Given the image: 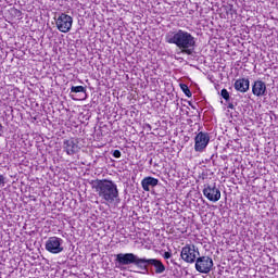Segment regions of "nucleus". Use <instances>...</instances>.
I'll return each instance as SVG.
<instances>
[{
  "label": "nucleus",
  "instance_id": "obj_1",
  "mask_svg": "<svg viewBox=\"0 0 278 278\" xmlns=\"http://www.w3.org/2000/svg\"><path fill=\"white\" fill-rule=\"evenodd\" d=\"M165 41L168 45H176L178 49H181V53L186 55H192L197 47V40L192 34L186 30H170L165 35Z\"/></svg>",
  "mask_w": 278,
  "mask_h": 278
},
{
  "label": "nucleus",
  "instance_id": "obj_2",
  "mask_svg": "<svg viewBox=\"0 0 278 278\" xmlns=\"http://www.w3.org/2000/svg\"><path fill=\"white\" fill-rule=\"evenodd\" d=\"M91 188L96 190L100 199L106 201V203H114V201H118V186H116L112 180H92Z\"/></svg>",
  "mask_w": 278,
  "mask_h": 278
},
{
  "label": "nucleus",
  "instance_id": "obj_3",
  "mask_svg": "<svg viewBox=\"0 0 278 278\" xmlns=\"http://www.w3.org/2000/svg\"><path fill=\"white\" fill-rule=\"evenodd\" d=\"M142 261L143 258L138 257V255L134 253H119L116 255L115 262L119 266H129L134 264V266H137V268H142Z\"/></svg>",
  "mask_w": 278,
  "mask_h": 278
},
{
  "label": "nucleus",
  "instance_id": "obj_4",
  "mask_svg": "<svg viewBox=\"0 0 278 278\" xmlns=\"http://www.w3.org/2000/svg\"><path fill=\"white\" fill-rule=\"evenodd\" d=\"M214 268V261L210 256H199L195 260V270L202 275H210Z\"/></svg>",
  "mask_w": 278,
  "mask_h": 278
},
{
  "label": "nucleus",
  "instance_id": "obj_5",
  "mask_svg": "<svg viewBox=\"0 0 278 278\" xmlns=\"http://www.w3.org/2000/svg\"><path fill=\"white\" fill-rule=\"evenodd\" d=\"M63 244H64V240H62V238L49 237L48 240L46 241V251L54 255L58 253H62V251H64Z\"/></svg>",
  "mask_w": 278,
  "mask_h": 278
},
{
  "label": "nucleus",
  "instance_id": "obj_6",
  "mask_svg": "<svg viewBox=\"0 0 278 278\" xmlns=\"http://www.w3.org/2000/svg\"><path fill=\"white\" fill-rule=\"evenodd\" d=\"M55 23L59 31H62V34H68L73 27V17L66 13H61Z\"/></svg>",
  "mask_w": 278,
  "mask_h": 278
},
{
  "label": "nucleus",
  "instance_id": "obj_7",
  "mask_svg": "<svg viewBox=\"0 0 278 278\" xmlns=\"http://www.w3.org/2000/svg\"><path fill=\"white\" fill-rule=\"evenodd\" d=\"M149 266H153L154 273L156 275H162L166 270V266L162 261L157 258H143L142 265H141V270H147Z\"/></svg>",
  "mask_w": 278,
  "mask_h": 278
},
{
  "label": "nucleus",
  "instance_id": "obj_8",
  "mask_svg": "<svg viewBox=\"0 0 278 278\" xmlns=\"http://www.w3.org/2000/svg\"><path fill=\"white\" fill-rule=\"evenodd\" d=\"M197 255H200L199 250L194 245H186L182 248L180 257L187 264H194L197 262Z\"/></svg>",
  "mask_w": 278,
  "mask_h": 278
},
{
  "label": "nucleus",
  "instance_id": "obj_9",
  "mask_svg": "<svg viewBox=\"0 0 278 278\" xmlns=\"http://www.w3.org/2000/svg\"><path fill=\"white\" fill-rule=\"evenodd\" d=\"M202 192L204 197H206L207 200L211 201L212 203L220 201V189L216 187V184L204 185Z\"/></svg>",
  "mask_w": 278,
  "mask_h": 278
},
{
  "label": "nucleus",
  "instance_id": "obj_10",
  "mask_svg": "<svg viewBox=\"0 0 278 278\" xmlns=\"http://www.w3.org/2000/svg\"><path fill=\"white\" fill-rule=\"evenodd\" d=\"M194 151L202 153L210 144V134L200 131L194 138Z\"/></svg>",
  "mask_w": 278,
  "mask_h": 278
},
{
  "label": "nucleus",
  "instance_id": "obj_11",
  "mask_svg": "<svg viewBox=\"0 0 278 278\" xmlns=\"http://www.w3.org/2000/svg\"><path fill=\"white\" fill-rule=\"evenodd\" d=\"M79 142L77 139L70 138L63 141V151L67 155H75V153H79Z\"/></svg>",
  "mask_w": 278,
  "mask_h": 278
},
{
  "label": "nucleus",
  "instance_id": "obj_12",
  "mask_svg": "<svg viewBox=\"0 0 278 278\" xmlns=\"http://www.w3.org/2000/svg\"><path fill=\"white\" fill-rule=\"evenodd\" d=\"M88 97L86 94V87L84 86H72L71 87V98L74 101H84Z\"/></svg>",
  "mask_w": 278,
  "mask_h": 278
},
{
  "label": "nucleus",
  "instance_id": "obj_13",
  "mask_svg": "<svg viewBox=\"0 0 278 278\" xmlns=\"http://www.w3.org/2000/svg\"><path fill=\"white\" fill-rule=\"evenodd\" d=\"M252 93L254 97H266V83L262 80L254 81L252 86Z\"/></svg>",
  "mask_w": 278,
  "mask_h": 278
},
{
  "label": "nucleus",
  "instance_id": "obj_14",
  "mask_svg": "<svg viewBox=\"0 0 278 278\" xmlns=\"http://www.w3.org/2000/svg\"><path fill=\"white\" fill-rule=\"evenodd\" d=\"M160 184V180L157 178H153L151 176L144 177L141 180V187L144 190V192H151V188H155Z\"/></svg>",
  "mask_w": 278,
  "mask_h": 278
},
{
  "label": "nucleus",
  "instance_id": "obj_15",
  "mask_svg": "<svg viewBox=\"0 0 278 278\" xmlns=\"http://www.w3.org/2000/svg\"><path fill=\"white\" fill-rule=\"evenodd\" d=\"M250 81L247 78H239L235 81L237 92H249Z\"/></svg>",
  "mask_w": 278,
  "mask_h": 278
},
{
  "label": "nucleus",
  "instance_id": "obj_16",
  "mask_svg": "<svg viewBox=\"0 0 278 278\" xmlns=\"http://www.w3.org/2000/svg\"><path fill=\"white\" fill-rule=\"evenodd\" d=\"M180 89L182 92H185L186 97L190 98L192 97V91H190V88L186 84H180Z\"/></svg>",
  "mask_w": 278,
  "mask_h": 278
},
{
  "label": "nucleus",
  "instance_id": "obj_17",
  "mask_svg": "<svg viewBox=\"0 0 278 278\" xmlns=\"http://www.w3.org/2000/svg\"><path fill=\"white\" fill-rule=\"evenodd\" d=\"M220 97H223V99H225V101H229V99H230L229 91H227V89H222Z\"/></svg>",
  "mask_w": 278,
  "mask_h": 278
},
{
  "label": "nucleus",
  "instance_id": "obj_18",
  "mask_svg": "<svg viewBox=\"0 0 278 278\" xmlns=\"http://www.w3.org/2000/svg\"><path fill=\"white\" fill-rule=\"evenodd\" d=\"M163 257H164V260H170V258L173 257V253H170V252H165V253L163 254Z\"/></svg>",
  "mask_w": 278,
  "mask_h": 278
},
{
  "label": "nucleus",
  "instance_id": "obj_19",
  "mask_svg": "<svg viewBox=\"0 0 278 278\" xmlns=\"http://www.w3.org/2000/svg\"><path fill=\"white\" fill-rule=\"evenodd\" d=\"M121 155H122V153L119 152V150H114L113 151V157L118 159V157H121Z\"/></svg>",
  "mask_w": 278,
  "mask_h": 278
},
{
  "label": "nucleus",
  "instance_id": "obj_20",
  "mask_svg": "<svg viewBox=\"0 0 278 278\" xmlns=\"http://www.w3.org/2000/svg\"><path fill=\"white\" fill-rule=\"evenodd\" d=\"M0 186H5V176L0 174Z\"/></svg>",
  "mask_w": 278,
  "mask_h": 278
},
{
  "label": "nucleus",
  "instance_id": "obj_21",
  "mask_svg": "<svg viewBox=\"0 0 278 278\" xmlns=\"http://www.w3.org/2000/svg\"><path fill=\"white\" fill-rule=\"evenodd\" d=\"M228 109H229V110H233V109H235L233 103H229V104H228Z\"/></svg>",
  "mask_w": 278,
  "mask_h": 278
},
{
  "label": "nucleus",
  "instance_id": "obj_22",
  "mask_svg": "<svg viewBox=\"0 0 278 278\" xmlns=\"http://www.w3.org/2000/svg\"><path fill=\"white\" fill-rule=\"evenodd\" d=\"M0 134H3V125L0 124Z\"/></svg>",
  "mask_w": 278,
  "mask_h": 278
},
{
  "label": "nucleus",
  "instance_id": "obj_23",
  "mask_svg": "<svg viewBox=\"0 0 278 278\" xmlns=\"http://www.w3.org/2000/svg\"><path fill=\"white\" fill-rule=\"evenodd\" d=\"M16 12H17L18 14H21V11L16 10Z\"/></svg>",
  "mask_w": 278,
  "mask_h": 278
},
{
  "label": "nucleus",
  "instance_id": "obj_24",
  "mask_svg": "<svg viewBox=\"0 0 278 278\" xmlns=\"http://www.w3.org/2000/svg\"><path fill=\"white\" fill-rule=\"evenodd\" d=\"M149 129H151V125H148Z\"/></svg>",
  "mask_w": 278,
  "mask_h": 278
}]
</instances>
